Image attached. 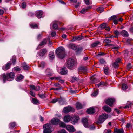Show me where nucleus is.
Returning <instances> with one entry per match:
<instances>
[{
    "label": "nucleus",
    "instance_id": "f257e3e1",
    "mask_svg": "<svg viewBox=\"0 0 133 133\" xmlns=\"http://www.w3.org/2000/svg\"><path fill=\"white\" fill-rule=\"evenodd\" d=\"M15 76V74L13 72L7 74L6 75L5 74H3L0 75V78L1 79L3 78L4 83H5L6 80L11 81L14 78Z\"/></svg>",
    "mask_w": 133,
    "mask_h": 133
},
{
    "label": "nucleus",
    "instance_id": "f03ea898",
    "mask_svg": "<svg viewBox=\"0 0 133 133\" xmlns=\"http://www.w3.org/2000/svg\"><path fill=\"white\" fill-rule=\"evenodd\" d=\"M77 65V63L72 58L69 59L67 62V66L69 69H71Z\"/></svg>",
    "mask_w": 133,
    "mask_h": 133
},
{
    "label": "nucleus",
    "instance_id": "7ed1b4c3",
    "mask_svg": "<svg viewBox=\"0 0 133 133\" xmlns=\"http://www.w3.org/2000/svg\"><path fill=\"white\" fill-rule=\"evenodd\" d=\"M108 117V115L106 114H104L99 116L98 120L96 121V123L98 124L102 123L104 120Z\"/></svg>",
    "mask_w": 133,
    "mask_h": 133
},
{
    "label": "nucleus",
    "instance_id": "20e7f679",
    "mask_svg": "<svg viewBox=\"0 0 133 133\" xmlns=\"http://www.w3.org/2000/svg\"><path fill=\"white\" fill-rule=\"evenodd\" d=\"M59 58L63 59L65 56V49L62 47H59Z\"/></svg>",
    "mask_w": 133,
    "mask_h": 133
},
{
    "label": "nucleus",
    "instance_id": "39448f33",
    "mask_svg": "<svg viewBox=\"0 0 133 133\" xmlns=\"http://www.w3.org/2000/svg\"><path fill=\"white\" fill-rule=\"evenodd\" d=\"M44 130L43 133H51V131L50 129L51 128V125L49 123L44 125H43Z\"/></svg>",
    "mask_w": 133,
    "mask_h": 133
},
{
    "label": "nucleus",
    "instance_id": "423d86ee",
    "mask_svg": "<svg viewBox=\"0 0 133 133\" xmlns=\"http://www.w3.org/2000/svg\"><path fill=\"white\" fill-rule=\"evenodd\" d=\"M74 109L71 107H65L64 108L63 111L64 113H67L70 111H74Z\"/></svg>",
    "mask_w": 133,
    "mask_h": 133
},
{
    "label": "nucleus",
    "instance_id": "0eeeda50",
    "mask_svg": "<svg viewBox=\"0 0 133 133\" xmlns=\"http://www.w3.org/2000/svg\"><path fill=\"white\" fill-rule=\"evenodd\" d=\"M79 119V117L78 116L75 115L71 116V121H72V123L73 124H75L77 122Z\"/></svg>",
    "mask_w": 133,
    "mask_h": 133
},
{
    "label": "nucleus",
    "instance_id": "6e6552de",
    "mask_svg": "<svg viewBox=\"0 0 133 133\" xmlns=\"http://www.w3.org/2000/svg\"><path fill=\"white\" fill-rule=\"evenodd\" d=\"M115 101V99L114 98H109L105 101L106 104L110 106H112L114 102Z\"/></svg>",
    "mask_w": 133,
    "mask_h": 133
},
{
    "label": "nucleus",
    "instance_id": "1a4fd4ad",
    "mask_svg": "<svg viewBox=\"0 0 133 133\" xmlns=\"http://www.w3.org/2000/svg\"><path fill=\"white\" fill-rule=\"evenodd\" d=\"M66 129L69 131L71 132H73L75 131V129L72 125H68L66 127Z\"/></svg>",
    "mask_w": 133,
    "mask_h": 133
},
{
    "label": "nucleus",
    "instance_id": "9d476101",
    "mask_svg": "<svg viewBox=\"0 0 133 133\" xmlns=\"http://www.w3.org/2000/svg\"><path fill=\"white\" fill-rule=\"evenodd\" d=\"M68 72L67 69L65 67L62 68L60 69V74L62 75H65Z\"/></svg>",
    "mask_w": 133,
    "mask_h": 133
},
{
    "label": "nucleus",
    "instance_id": "9b49d317",
    "mask_svg": "<svg viewBox=\"0 0 133 133\" xmlns=\"http://www.w3.org/2000/svg\"><path fill=\"white\" fill-rule=\"evenodd\" d=\"M91 7L90 6H88L84 8H83L82 10L80 11V13L82 14H84L86 12L88 11L89 10L91 9Z\"/></svg>",
    "mask_w": 133,
    "mask_h": 133
},
{
    "label": "nucleus",
    "instance_id": "f8f14e48",
    "mask_svg": "<svg viewBox=\"0 0 133 133\" xmlns=\"http://www.w3.org/2000/svg\"><path fill=\"white\" fill-rule=\"evenodd\" d=\"M51 122L53 124L57 125L58 124V118L57 117L54 118L51 120Z\"/></svg>",
    "mask_w": 133,
    "mask_h": 133
},
{
    "label": "nucleus",
    "instance_id": "ddd939ff",
    "mask_svg": "<svg viewBox=\"0 0 133 133\" xmlns=\"http://www.w3.org/2000/svg\"><path fill=\"white\" fill-rule=\"evenodd\" d=\"M64 121L65 122H68L71 121V116L69 115H67L64 116Z\"/></svg>",
    "mask_w": 133,
    "mask_h": 133
},
{
    "label": "nucleus",
    "instance_id": "4468645a",
    "mask_svg": "<svg viewBox=\"0 0 133 133\" xmlns=\"http://www.w3.org/2000/svg\"><path fill=\"white\" fill-rule=\"evenodd\" d=\"M82 121L84 127L86 128H88V124L87 119L86 118H83L82 120Z\"/></svg>",
    "mask_w": 133,
    "mask_h": 133
},
{
    "label": "nucleus",
    "instance_id": "2eb2a0df",
    "mask_svg": "<svg viewBox=\"0 0 133 133\" xmlns=\"http://www.w3.org/2000/svg\"><path fill=\"white\" fill-rule=\"evenodd\" d=\"M87 112L89 114H92L94 113L95 112V111L93 108H90L87 110Z\"/></svg>",
    "mask_w": 133,
    "mask_h": 133
},
{
    "label": "nucleus",
    "instance_id": "dca6fc26",
    "mask_svg": "<svg viewBox=\"0 0 133 133\" xmlns=\"http://www.w3.org/2000/svg\"><path fill=\"white\" fill-rule=\"evenodd\" d=\"M43 15V12L41 11H37L36 12V16L38 18H42Z\"/></svg>",
    "mask_w": 133,
    "mask_h": 133
},
{
    "label": "nucleus",
    "instance_id": "f3484780",
    "mask_svg": "<svg viewBox=\"0 0 133 133\" xmlns=\"http://www.w3.org/2000/svg\"><path fill=\"white\" fill-rule=\"evenodd\" d=\"M103 109L104 110L107 112H110L111 111V108L107 105L104 106Z\"/></svg>",
    "mask_w": 133,
    "mask_h": 133
},
{
    "label": "nucleus",
    "instance_id": "a211bd4d",
    "mask_svg": "<svg viewBox=\"0 0 133 133\" xmlns=\"http://www.w3.org/2000/svg\"><path fill=\"white\" fill-rule=\"evenodd\" d=\"M58 22L57 21H55L52 23V26L53 29H57L58 26L57 25Z\"/></svg>",
    "mask_w": 133,
    "mask_h": 133
},
{
    "label": "nucleus",
    "instance_id": "6ab92c4d",
    "mask_svg": "<svg viewBox=\"0 0 133 133\" xmlns=\"http://www.w3.org/2000/svg\"><path fill=\"white\" fill-rule=\"evenodd\" d=\"M114 132L115 133H123L124 131L123 129H118L115 128L114 129Z\"/></svg>",
    "mask_w": 133,
    "mask_h": 133
},
{
    "label": "nucleus",
    "instance_id": "aec40b11",
    "mask_svg": "<svg viewBox=\"0 0 133 133\" xmlns=\"http://www.w3.org/2000/svg\"><path fill=\"white\" fill-rule=\"evenodd\" d=\"M121 34L124 37H128L129 35L128 33L125 30H123L120 32Z\"/></svg>",
    "mask_w": 133,
    "mask_h": 133
},
{
    "label": "nucleus",
    "instance_id": "412c9836",
    "mask_svg": "<svg viewBox=\"0 0 133 133\" xmlns=\"http://www.w3.org/2000/svg\"><path fill=\"white\" fill-rule=\"evenodd\" d=\"M47 51L46 49H43L41 50L40 51L39 55L40 56H43L46 53Z\"/></svg>",
    "mask_w": 133,
    "mask_h": 133
},
{
    "label": "nucleus",
    "instance_id": "4be33fe9",
    "mask_svg": "<svg viewBox=\"0 0 133 133\" xmlns=\"http://www.w3.org/2000/svg\"><path fill=\"white\" fill-rule=\"evenodd\" d=\"M70 48L74 50H75L77 49V47L75 45L72 44H70L69 45Z\"/></svg>",
    "mask_w": 133,
    "mask_h": 133
},
{
    "label": "nucleus",
    "instance_id": "5701e85b",
    "mask_svg": "<svg viewBox=\"0 0 133 133\" xmlns=\"http://www.w3.org/2000/svg\"><path fill=\"white\" fill-rule=\"evenodd\" d=\"M82 38L80 36L77 37H73L72 39V41H79L82 39Z\"/></svg>",
    "mask_w": 133,
    "mask_h": 133
},
{
    "label": "nucleus",
    "instance_id": "b1692460",
    "mask_svg": "<svg viewBox=\"0 0 133 133\" xmlns=\"http://www.w3.org/2000/svg\"><path fill=\"white\" fill-rule=\"evenodd\" d=\"M11 64L10 63H8L6 65L5 67L3 66L2 67V69L4 70H6L10 68Z\"/></svg>",
    "mask_w": 133,
    "mask_h": 133
},
{
    "label": "nucleus",
    "instance_id": "393cba45",
    "mask_svg": "<svg viewBox=\"0 0 133 133\" xmlns=\"http://www.w3.org/2000/svg\"><path fill=\"white\" fill-rule=\"evenodd\" d=\"M76 107L77 109H79L83 108V105L79 102H77L76 103Z\"/></svg>",
    "mask_w": 133,
    "mask_h": 133
},
{
    "label": "nucleus",
    "instance_id": "a878e982",
    "mask_svg": "<svg viewBox=\"0 0 133 133\" xmlns=\"http://www.w3.org/2000/svg\"><path fill=\"white\" fill-rule=\"evenodd\" d=\"M59 126L63 128H66V126L65 124L63 122H60L59 120Z\"/></svg>",
    "mask_w": 133,
    "mask_h": 133
},
{
    "label": "nucleus",
    "instance_id": "bb28decb",
    "mask_svg": "<svg viewBox=\"0 0 133 133\" xmlns=\"http://www.w3.org/2000/svg\"><path fill=\"white\" fill-rule=\"evenodd\" d=\"M100 43L99 42L97 41L92 43L91 44V46L93 47H95L99 45Z\"/></svg>",
    "mask_w": 133,
    "mask_h": 133
},
{
    "label": "nucleus",
    "instance_id": "cd10ccee",
    "mask_svg": "<svg viewBox=\"0 0 133 133\" xmlns=\"http://www.w3.org/2000/svg\"><path fill=\"white\" fill-rule=\"evenodd\" d=\"M109 68L108 66H106L104 68V73L107 75H108L109 74Z\"/></svg>",
    "mask_w": 133,
    "mask_h": 133
},
{
    "label": "nucleus",
    "instance_id": "c85d7f7f",
    "mask_svg": "<svg viewBox=\"0 0 133 133\" xmlns=\"http://www.w3.org/2000/svg\"><path fill=\"white\" fill-rule=\"evenodd\" d=\"M96 10L99 13H101L104 11V8L102 7L97 8Z\"/></svg>",
    "mask_w": 133,
    "mask_h": 133
},
{
    "label": "nucleus",
    "instance_id": "c756f323",
    "mask_svg": "<svg viewBox=\"0 0 133 133\" xmlns=\"http://www.w3.org/2000/svg\"><path fill=\"white\" fill-rule=\"evenodd\" d=\"M46 39H44L39 44L38 46H43L46 43Z\"/></svg>",
    "mask_w": 133,
    "mask_h": 133
},
{
    "label": "nucleus",
    "instance_id": "7c9ffc66",
    "mask_svg": "<svg viewBox=\"0 0 133 133\" xmlns=\"http://www.w3.org/2000/svg\"><path fill=\"white\" fill-rule=\"evenodd\" d=\"M105 85L104 83L103 82H101L98 84H95V86L96 87H99L100 86H104Z\"/></svg>",
    "mask_w": 133,
    "mask_h": 133
},
{
    "label": "nucleus",
    "instance_id": "2f4dec72",
    "mask_svg": "<svg viewBox=\"0 0 133 133\" xmlns=\"http://www.w3.org/2000/svg\"><path fill=\"white\" fill-rule=\"evenodd\" d=\"M23 67L25 70H27L29 68V66H28L25 63H24L22 64Z\"/></svg>",
    "mask_w": 133,
    "mask_h": 133
},
{
    "label": "nucleus",
    "instance_id": "473e14b6",
    "mask_svg": "<svg viewBox=\"0 0 133 133\" xmlns=\"http://www.w3.org/2000/svg\"><path fill=\"white\" fill-rule=\"evenodd\" d=\"M49 57L52 59H53L55 57L54 53L52 52H51L49 55Z\"/></svg>",
    "mask_w": 133,
    "mask_h": 133
},
{
    "label": "nucleus",
    "instance_id": "72a5a7b5",
    "mask_svg": "<svg viewBox=\"0 0 133 133\" xmlns=\"http://www.w3.org/2000/svg\"><path fill=\"white\" fill-rule=\"evenodd\" d=\"M90 80L92 81V82H94L95 83H97V79L94 77H91L90 78Z\"/></svg>",
    "mask_w": 133,
    "mask_h": 133
},
{
    "label": "nucleus",
    "instance_id": "f704fd0d",
    "mask_svg": "<svg viewBox=\"0 0 133 133\" xmlns=\"http://www.w3.org/2000/svg\"><path fill=\"white\" fill-rule=\"evenodd\" d=\"M118 17V15H114L112 16L109 18L110 20H111L113 19L117 18Z\"/></svg>",
    "mask_w": 133,
    "mask_h": 133
},
{
    "label": "nucleus",
    "instance_id": "c9c22d12",
    "mask_svg": "<svg viewBox=\"0 0 133 133\" xmlns=\"http://www.w3.org/2000/svg\"><path fill=\"white\" fill-rule=\"evenodd\" d=\"M114 34L115 35V36H114V37L115 38L118 37L119 34V32L117 30H116L114 32Z\"/></svg>",
    "mask_w": 133,
    "mask_h": 133
},
{
    "label": "nucleus",
    "instance_id": "e433bc0d",
    "mask_svg": "<svg viewBox=\"0 0 133 133\" xmlns=\"http://www.w3.org/2000/svg\"><path fill=\"white\" fill-rule=\"evenodd\" d=\"M79 70L80 71H81L83 72H85L86 71V69L84 67H81L79 69Z\"/></svg>",
    "mask_w": 133,
    "mask_h": 133
},
{
    "label": "nucleus",
    "instance_id": "4c0bfd02",
    "mask_svg": "<svg viewBox=\"0 0 133 133\" xmlns=\"http://www.w3.org/2000/svg\"><path fill=\"white\" fill-rule=\"evenodd\" d=\"M32 102L34 104H37L39 103V101L37 99L32 98Z\"/></svg>",
    "mask_w": 133,
    "mask_h": 133
},
{
    "label": "nucleus",
    "instance_id": "58836bf2",
    "mask_svg": "<svg viewBox=\"0 0 133 133\" xmlns=\"http://www.w3.org/2000/svg\"><path fill=\"white\" fill-rule=\"evenodd\" d=\"M23 78V76L22 75H20L19 76L17 77L16 79V80L17 81H18L20 80H21Z\"/></svg>",
    "mask_w": 133,
    "mask_h": 133
},
{
    "label": "nucleus",
    "instance_id": "ea45409f",
    "mask_svg": "<svg viewBox=\"0 0 133 133\" xmlns=\"http://www.w3.org/2000/svg\"><path fill=\"white\" fill-rule=\"evenodd\" d=\"M117 61H116L113 64V66L115 68H116L118 67V64Z\"/></svg>",
    "mask_w": 133,
    "mask_h": 133
},
{
    "label": "nucleus",
    "instance_id": "a19ab883",
    "mask_svg": "<svg viewBox=\"0 0 133 133\" xmlns=\"http://www.w3.org/2000/svg\"><path fill=\"white\" fill-rule=\"evenodd\" d=\"M122 89L123 90H125L127 88V85L125 84H122Z\"/></svg>",
    "mask_w": 133,
    "mask_h": 133
},
{
    "label": "nucleus",
    "instance_id": "79ce46f5",
    "mask_svg": "<svg viewBox=\"0 0 133 133\" xmlns=\"http://www.w3.org/2000/svg\"><path fill=\"white\" fill-rule=\"evenodd\" d=\"M99 62L100 63L102 64H104L106 63L104 59H100Z\"/></svg>",
    "mask_w": 133,
    "mask_h": 133
},
{
    "label": "nucleus",
    "instance_id": "37998d69",
    "mask_svg": "<svg viewBox=\"0 0 133 133\" xmlns=\"http://www.w3.org/2000/svg\"><path fill=\"white\" fill-rule=\"evenodd\" d=\"M54 90V93L57 94L58 89V88H52L50 89V90Z\"/></svg>",
    "mask_w": 133,
    "mask_h": 133
},
{
    "label": "nucleus",
    "instance_id": "c03bdc74",
    "mask_svg": "<svg viewBox=\"0 0 133 133\" xmlns=\"http://www.w3.org/2000/svg\"><path fill=\"white\" fill-rule=\"evenodd\" d=\"M98 90H97L96 91H95L92 94V96H95L98 94Z\"/></svg>",
    "mask_w": 133,
    "mask_h": 133
},
{
    "label": "nucleus",
    "instance_id": "a18cd8bd",
    "mask_svg": "<svg viewBox=\"0 0 133 133\" xmlns=\"http://www.w3.org/2000/svg\"><path fill=\"white\" fill-rule=\"evenodd\" d=\"M40 67L42 68H43L45 65V63L44 62H42L40 64H39Z\"/></svg>",
    "mask_w": 133,
    "mask_h": 133
},
{
    "label": "nucleus",
    "instance_id": "49530a36",
    "mask_svg": "<svg viewBox=\"0 0 133 133\" xmlns=\"http://www.w3.org/2000/svg\"><path fill=\"white\" fill-rule=\"evenodd\" d=\"M127 69L128 70L131 69L132 68V66H131V63H128L127 65Z\"/></svg>",
    "mask_w": 133,
    "mask_h": 133
},
{
    "label": "nucleus",
    "instance_id": "de8ad7c7",
    "mask_svg": "<svg viewBox=\"0 0 133 133\" xmlns=\"http://www.w3.org/2000/svg\"><path fill=\"white\" fill-rule=\"evenodd\" d=\"M16 125L15 122H12L10 123L9 125L10 127H14Z\"/></svg>",
    "mask_w": 133,
    "mask_h": 133
},
{
    "label": "nucleus",
    "instance_id": "09e8293b",
    "mask_svg": "<svg viewBox=\"0 0 133 133\" xmlns=\"http://www.w3.org/2000/svg\"><path fill=\"white\" fill-rule=\"evenodd\" d=\"M104 42L107 43H109L111 42V41L107 39H105L104 40Z\"/></svg>",
    "mask_w": 133,
    "mask_h": 133
},
{
    "label": "nucleus",
    "instance_id": "8fccbe9b",
    "mask_svg": "<svg viewBox=\"0 0 133 133\" xmlns=\"http://www.w3.org/2000/svg\"><path fill=\"white\" fill-rule=\"evenodd\" d=\"M111 130L110 129H105L104 132V133H111Z\"/></svg>",
    "mask_w": 133,
    "mask_h": 133
},
{
    "label": "nucleus",
    "instance_id": "3c124183",
    "mask_svg": "<svg viewBox=\"0 0 133 133\" xmlns=\"http://www.w3.org/2000/svg\"><path fill=\"white\" fill-rule=\"evenodd\" d=\"M30 27L32 28H35L38 27V26L36 24H31L30 25Z\"/></svg>",
    "mask_w": 133,
    "mask_h": 133
},
{
    "label": "nucleus",
    "instance_id": "603ef678",
    "mask_svg": "<svg viewBox=\"0 0 133 133\" xmlns=\"http://www.w3.org/2000/svg\"><path fill=\"white\" fill-rule=\"evenodd\" d=\"M106 24L105 23H103L101 25V27L102 28H105L106 26Z\"/></svg>",
    "mask_w": 133,
    "mask_h": 133
},
{
    "label": "nucleus",
    "instance_id": "864d4df0",
    "mask_svg": "<svg viewBox=\"0 0 133 133\" xmlns=\"http://www.w3.org/2000/svg\"><path fill=\"white\" fill-rule=\"evenodd\" d=\"M59 133H67V132L66 131V130L64 129H62L60 131H59Z\"/></svg>",
    "mask_w": 133,
    "mask_h": 133
},
{
    "label": "nucleus",
    "instance_id": "5fc2aeb1",
    "mask_svg": "<svg viewBox=\"0 0 133 133\" xmlns=\"http://www.w3.org/2000/svg\"><path fill=\"white\" fill-rule=\"evenodd\" d=\"M30 87L32 90H35V87L33 85H30Z\"/></svg>",
    "mask_w": 133,
    "mask_h": 133
},
{
    "label": "nucleus",
    "instance_id": "6e6d98bb",
    "mask_svg": "<svg viewBox=\"0 0 133 133\" xmlns=\"http://www.w3.org/2000/svg\"><path fill=\"white\" fill-rule=\"evenodd\" d=\"M58 101V99L57 98L54 99L51 101V102L52 103H54L56 102H57Z\"/></svg>",
    "mask_w": 133,
    "mask_h": 133
},
{
    "label": "nucleus",
    "instance_id": "4d7b16f0",
    "mask_svg": "<svg viewBox=\"0 0 133 133\" xmlns=\"http://www.w3.org/2000/svg\"><path fill=\"white\" fill-rule=\"evenodd\" d=\"M12 61L14 64L16 62V57H14L12 59Z\"/></svg>",
    "mask_w": 133,
    "mask_h": 133
},
{
    "label": "nucleus",
    "instance_id": "13d9d810",
    "mask_svg": "<svg viewBox=\"0 0 133 133\" xmlns=\"http://www.w3.org/2000/svg\"><path fill=\"white\" fill-rule=\"evenodd\" d=\"M118 22V21L117 18L116 19H114L113 21L115 25L117 24Z\"/></svg>",
    "mask_w": 133,
    "mask_h": 133
},
{
    "label": "nucleus",
    "instance_id": "bf43d9fd",
    "mask_svg": "<svg viewBox=\"0 0 133 133\" xmlns=\"http://www.w3.org/2000/svg\"><path fill=\"white\" fill-rule=\"evenodd\" d=\"M131 125L130 123H127L126 125L127 128H129L131 127Z\"/></svg>",
    "mask_w": 133,
    "mask_h": 133
},
{
    "label": "nucleus",
    "instance_id": "052dcab7",
    "mask_svg": "<svg viewBox=\"0 0 133 133\" xmlns=\"http://www.w3.org/2000/svg\"><path fill=\"white\" fill-rule=\"evenodd\" d=\"M59 2L60 3L63 5H65L66 4V3L62 0H59Z\"/></svg>",
    "mask_w": 133,
    "mask_h": 133
},
{
    "label": "nucleus",
    "instance_id": "680f3d73",
    "mask_svg": "<svg viewBox=\"0 0 133 133\" xmlns=\"http://www.w3.org/2000/svg\"><path fill=\"white\" fill-rule=\"evenodd\" d=\"M22 7L23 8H25L26 7V4L25 3H23L22 4Z\"/></svg>",
    "mask_w": 133,
    "mask_h": 133
},
{
    "label": "nucleus",
    "instance_id": "e2e57ef3",
    "mask_svg": "<svg viewBox=\"0 0 133 133\" xmlns=\"http://www.w3.org/2000/svg\"><path fill=\"white\" fill-rule=\"evenodd\" d=\"M30 95L33 97H35V93L32 91H31L30 92Z\"/></svg>",
    "mask_w": 133,
    "mask_h": 133
},
{
    "label": "nucleus",
    "instance_id": "0e129e2a",
    "mask_svg": "<svg viewBox=\"0 0 133 133\" xmlns=\"http://www.w3.org/2000/svg\"><path fill=\"white\" fill-rule=\"evenodd\" d=\"M59 102L61 105L63 104L64 103V101L62 100H59Z\"/></svg>",
    "mask_w": 133,
    "mask_h": 133
},
{
    "label": "nucleus",
    "instance_id": "69168bd1",
    "mask_svg": "<svg viewBox=\"0 0 133 133\" xmlns=\"http://www.w3.org/2000/svg\"><path fill=\"white\" fill-rule=\"evenodd\" d=\"M85 1V4L87 5H89V0H84Z\"/></svg>",
    "mask_w": 133,
    "mask_h": 133
},
{
    "label": "nucleus",
    "instance_id": "338daca9",
    "mask_svg": "<svg viewBox=\"0 0 133 133\" xmlns=\"http://www.w3.org/2000/svg\"><path fill=\"white\" fill-rule=\"evenodd\" d=\"M39 97L41 98H44L45 97V95L43 94H41L39 95Z\"/></svg>",
    "mask_w": 133,
    "mask_h": 133
},
{
    "label": "nucleus",
    "instance_id": "774afa93",
    "mask_svg": "<svg viewBox=\"0 0 133 133\" xmlns=\"http://www.w3.org/2000/svg\"><path fill=\"white\" fill-rule=\"evenodd\" d=\"M72 79L73 80H74L76 81H78L79 80V79L77 77H73L72 78Z\"/></svg>",
    "mask_w": 133,
    "mask_h": 133
}]
</instances>
